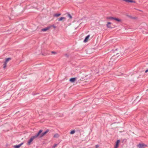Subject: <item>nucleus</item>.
<instances>
[{"instance_id": "obj_17", "label": "nucleus", "mask_w": 148, "mask_h": 148, "mask_svg": "<svg viewBox=\"0 0 148 148\" xmlns=\"http://www.w3.org/2000/svg\"><path fill=\"white\" fill-rule=\"evenodd\" d=\"M75 132L74 130H72L70 132V134H73L75 133Z\"/></svg>"}, {"instance_id": "obj_16", "label": "nucleus", "mask_w": 148, "mask_h": 148, "mask_svg": "<svg viewBox=\"0 0 148 148\" xmlns=\"http://www.w3.org/2000/svg\"><path fill=\"white\" fill-rule=\"evenodd\" d=\"M59 135L57 134H56L54 135V137H56V138H58L59 137Z\"/></svg>"}, {"instance_id": "obj_23", "label": "nucleus", "mask_w": 148, "mask_h": 148, "mask_svg": "<svg viewBox=\"0 0 148 148\" xmlns=\"http://www.w3.org/2000/svg\"><path fill=\"white\" fill-rule=\"evenodd\" d=\"M52 53H54V52H52Z\"/></svg>"}, {"instance_id": "obj_9", "label": "nucleus", "mask_w": 148, "mask_h": 148, "mask_svg": "<svg viewBox=\"0 0 148 148\" xmlns=\"http://www.w3.org/2000/svg\"><path fill=\"white\" fill-rule=\"evenodd\" d=\"M50 28V27H46L45 28L42 29H41V31H43V32H46Z\"/></svg>"}, {"instance_id": "obj_13", "label": "nucleus", "mask_w": 148, "mask_h": 148, "mask_svg": "<svg viewBox=\"0 0 148 148\" xmlns=\"http://www.w3.org/2000/svg\"><path fill=\"white\" fill-rule=\"evenodd\" d=\"M21 144H21L19 145H17L15 146L14 147V148H19L20 147L21 145Z\"/></svg>"}, {"instance_id": "obj_22", "label": "nucleus", "mask_w": 148, "mask_h": 148, "mask_svg": "<svg viewBox=\"0 0 148 148\" xmlns=\"http://www.w3.org/2000/svg\"><path fill=\"white\" fill-rule=\"evenodd\" d=\"M52 53H54V52H52Z\"/></svg>"}, {"instance_id": "obj_4", "label": "nucleus", "mask_w": 148, "mask_h": 148, "mask_svg": "<svg viewBox=\"0 0 148 148\" xmlns=\"http://www.w3.org/2000/svg\"><path fill=\"white\" fill-rule=\"evenodd\" d=\"M112 23L110 22H108L106 25L107 27L108 28H112V27H111Z\"/></svg>"}, {"instance_id": "obj_1", "label": "nucleus", "mask_w": 148, "mask_h": 148, "mask_svg": "<svg viewBox=\"0 0 148 148\" xmlns=\"http://www.w3.org/2000/svg\"><path fill=\"white\" fill-rule=\"evenodd\" d=\"M42 130H40L39 132L36 135L34 136H33L32 137L30 138V139L29 140V141L28 142V143H27L28 145H30L31 144L32 142L33 141V140L35 138H37V137H38L39 135H40V134L42 133Z\"/></svg>"}, {"instance_id": "obj_21", "label": "nucleus", "mask_w": 148, "mask_h": 148, "mask_svg": "<svg viewBox=\"0 0 148 148\" xmlns=\"http://www.w3.org/2000/svg\"><path fill=\"white\" fill-rule=\"evenodd\" d=\"M148 72V69L147 70L145 71V73H147Z\"/></svg>"}, {"instance_id": "obj_3", "label": "nucleus", "mask_w": 148, "mask_h": 148, "mask_svg": "<svg viewBox=\"0 0 148 148\" xmlns=\"http://www.w3.org/2000/svg\"><path fill=\"white\" fill-rule=\"evenodd\" d=\"M147 147V145L144 144H140L138 145V148H144Z\"/></svg>"}, {"instance_id": "obj_18", "label": "nucleus", "mask_w": 148, "mask_h": 148, "mask_svg": "<svg viewBox=\"0 0 148 148\" xmlns=\"http://www.w3.org/2000/svg\"><path fill=\"white\" fill-rule=\"evenodd\" d=\"M68 16L70 19H71L72 18V17L70 14H68Z\"/></svg>"}, {"instance_id": "obj_14", "label": "nucleus", "mask_w": 148, "mask_h": 148, "mask_svg": "<svg viewBox=\"0 0 148 148\" xmlns=\"http://www.w3.org/2000/svg\"><path fill=\"white\" fill-rule=\"evenodd\" d=\"M7 63H5V62H4L3 64V68L5 69L6 68V66H7Z\"/></svg>"}, {"instance_id": "obj_20", "label": "nucleus", "mask_w": 148, "mask_h": 148, "mask_svg": "<svg viewBox=\"0 0 148 148\" xmlns=\"http://www.w3.org/2000/svg\"><path fill=\"white\" fill-rule=\"evenodd\" d=\"M96 148H98L99 147V146L98 145H96L95 146Z\"/></svg>"}, {"instance_id": "obj_15", "label": "nucleus", "mask_w": 148, "mask_h": 148, "mask_svg": "<svg viewBox=\"0 0 148 148\" xmlns=\"http://www.w3.org/2000/svg\"><path fill=\"white\" fill-rule=\"evenodd\" d=\"M107 19H111V20H113L114 17H107Z\"/></svg>"}, {"instance_id": "obj_10", "label": "nucleus", "mask_w": 148, "mask_h": 148, "mask_svg": "<svg viewBox=\"0 0 148 148\" xmlns=\"http://www.w3.org/2000/svg\"><path fill=\"white\" fill-rule=\"evenodd\" d=\"M76 78H71L69 81L70 82H74L76 80Z\"/></svg>"}, {"instance_id": "obj_6", "label": "nucleus", "mask_w": 148, "mask_h": 148, "mask_svg": "<svg viewBox=\"0 0 148 148\" xmlns=\"http://www.w3.org/2000/svg\"><path fill=\"white\" fill-rule=\"evenodd\" d=\"M120 142V140H118L116 143V145L114 148H118L119 143Z\"/></svg>"}, {"instance_id": "obj_12", "label": "nucleus", "mask_w": 148, "mask_h": 148, "mask_svg": "<svg viewBox=\"0 0 148 148\" xmlns=\"http://www.w3.org/2000/svg\"><path fill=\"white\" fill-rule=\"evenodd\" d=\"M60 15H61L60 14H54L53 16H54L58 17L59 16H60Z\"/></svg>"}, {"instance_id": "obj_2", "label": "nucleus", "mask_w": 148, "mask_h": 148, "mask_svg": "<svg viewBox=\"0 0 148 148\" xmlns=\"http://www.w3.org/2000/svg\"><path fill=\"white\" fill-rule=\"evenodd\" d=\"M49 131V130H47L45 132L42 133H40V134L39 135V137L40 138H41L44 136Z\"/></svg>"}, {"instance_id": "obj_19", "label": "nucleus", "mask_w": 148, "mask_h": 148, "mask_svg": "<svg viewBox=\"0 0 148 148\" xmlns=\"http://www.w3.org/2000/svg\"><path fill=\"white\" fill-rule=\"evenodd\" d=\"M57 146V144H55L54 145L53 147V148H55V147H56Z\"/></svg>"}, {"instance_id": "obj_8", "label": "nucleus", "mask_w": 148, "mask_h": 148, "mask_svg": "<svg viewBox=\"0 0 148 148\" xmlns=\"http://www.w3.org/2000/svg\"><path fill=\"white\" fill-rule=\"evenodd\" d=\"M113 20H115L116 21L120 22H121L122 20L118 18H114Z\"/></svg>"}, {"instance_id": "obj_11", "label": "nucleus", "mask_w": 148, "mask_h": 148, "mask_svg": "<svg viewBox=\"0 0 148 148\" xmlns=\"http://www.w3.org/2000/svg\"><path fill=\"white\" fill-rule=\"evenodd\" d=\"M11 60V58H6L5 59V63H6L7 64L8 63V62H9V61H10V60Z\"/></svg>"}, {"instance_id": "obj_5", "label": "nucleus", "mask_w": 148, "mask_h": 148, "mask_svg": "<svg viewBox=\"0 0 148 148\" xmlns=\"http://www.w3.org/2000/svg\"><path fill=\"white\" fill-rule=\"evenodd\" d=\"M90 37V35H88L85 38V39L84 40V42H88L89 38Z\"/></svg>"}, {"instance_id": "obj_7", "label": "nucleus", "mask_w": 148, "mask_h": 148, "mask_svg": "<svg viewBox=\"0 0 148 148\" xmlns=\"http://www.w3.org/2000/svg\"><path fill=\"white\" fill-rule=\"evenodd\" d=\"M66 19V18L65 17H60V18L58 19V20L59 21H65Z\"/></svg>"}]
</instances>
